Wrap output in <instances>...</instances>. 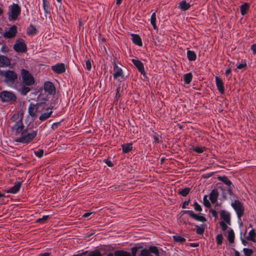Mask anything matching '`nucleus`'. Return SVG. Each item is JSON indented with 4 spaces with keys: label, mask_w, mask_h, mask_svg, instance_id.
<instances>
[{
    "label": "nucleus",
    "mask_w": 256,
    "mask_h": 256,
    "mask_svg": "<svg viewBox=\"0 0 256 256\" xmlns=\"http://www.w3.org/2000/svg\"><path fill=\"white\" fill-rule=\"evenodd\" d=\"M234 252L235 256H240V253L236 250L234 248H232Z\"/></svg>",
    "instance_id": "obj_64"
},
{
    "label": "nucleus",
    "mask_w": 256,
    "mask_h": 256,
    "mask_svg": "<svg viewBox=\"0 0 256 256\" xmlns=\"http://www.w3.org/2000/svg\"><path fill=\"white\" fill-rule=\"evenodd\" d=\"M218 188H220L222 190V196L224 199H226L227 197V192L226 189H224L222 187L218 186Z\"/></svg>",
    "instance_id": "obj_48"
},
{
    "label": "nucleus",
    "mask_w": 256,
    "mask_h": 256,
    "mask_svg": "<svg viewBox=\"0 0 256 256\" xmlns=\"http://www.w3.org/2000/svg\"><path fill=\"white\" fill-rule=\"evenodd\" d=\"M210 212L212 216L214 217L215 220H216L218 218V212L216 210L211 209L210 210Z\"/></svg>",
    "instance_id": "obj_52"
},
{
    "label": "nucleus",
    "mask_w": 256,
    "mask_h": 256,
    "mask_svg": "<svg viewBox=\"0 0 256 256\" xmlns=\"http://www.w3.org/2000/svg\"><path fill=\"white\" fill-rule=\"evenodd\" d=\"M194 209L196 211L201 212L202 210V208L201 206L196 202H195L194 204Z\"/></svg>",
    "instance_id": "obj_47"
},
{
    "label": "nucleus",
    "mask_w": 256,
    "mask_h": 256,
    "mask_svg": "<svg viewBox=\"0 0 256 256\" xmlns=\"http://www.w3.org/2000/svg\"><path fill=\"white\" fill-rule=\"evenodd\" d=\"M16 96L11 92L3 90L0 92V99L2 102L12 104L16 100Z\"/></svg>",
    "instance_id": "obj_4"
},
{
    "label": "nucleus",
    "mask_w": 256,
    "mask_h": 256,
    "mask_svg": "<svg viewBox=\"0 0 256 256\" xmlns=\"http://www.w3.org/2000/svg\"><path fill=\"white\" fill-rule=\"evenodd\" d=\"M123 153L126 154L130 152L132 149V144H124L122 146Z\"/></svg>",
    "instance_id": "obj_24"
},
{
    "label": "nucleus",
    "mask_w": 256,
    "mask_h": 256,
    "mask_svg": "<svg viewBox=\"0 0 256 256\" xmlns=\"http://www.w3.org/2000/svg\"><path fill=\"white\" fill-rule=\"evenodd\" d=\"M21 76L22 80L21 84L30 86L34 84V78L28 70L24 68L22 69Z\"/></svg>",
    "instance_id": "obj_3"
},
{
    "label": "nucleus",
    "mask_w": 256,
    "mask_h": 256,
    "mask_svg": "<svg viewBox=\"0 0 256 256\" xmlns=\"http://www.w3.org/2000/svg\"><path fill=\"white\" fill-rule=\"evenodd\" d=\"M192 74L191 72H188L184 75V80L186 84H189L192 82Z\"/></svg>",
    "instance_id": "obj_27"
},
{
    "label": "nucleus",
    "mask_w": 256,
    "mask_h": 256,
    "mask_svg": "<svg viewBox=\"0 0 256 256\" xmlns=\"http://www.w3.org/2000/svg\"><path fill=\"white\" fill-rule=\"evenodd\" d=\"M52 113V110H50L48 112H44V114H42L40 116L39 119L42 122L44 121L45 120H46V119H48L51 116Z\"/></svg>",
    "instance_id": "obj_33"
},
{
    "label": "nucleus",
    "mask_w": 256,
    "mask_h": 256,
    "mask_svg": "<svg viewBox=\"0 0 256 256\" xmlns=\"http://www.w3.org/2000/svg\"><path fill=\"white\" fill-rule=\"evenodd\" d=\"M132 63L134 65V66L137 68L138 72L142 74L144 76H146V74L144 70V66L143 63L138 60L132 59Z\"/></svg>",
    "instance_id": "obj_11"
},
{
    "label": "nucleus",
    "mask_w": 256,
    "mask_h": 256,
    "mask_svg": "<svg viewBox=\"0 0 256 256\" xmlns=\"http://www.w3.org/2000/svg\"><path fill=\"white\" fill-rule=\"evenodd\" d=\"M61 122L62 121L54 123L52 126V128L53 130L56 129L58 126L60 124Z\"/></svg>",
    "instance_id": "obj_55"
},
{
    "label": "nucleus",
    "mask_w": 256,
    "mask_h": 256,
    "mask_svg": "<svg viewBox=\"0 0 256 256\" xmlns=\"http://www.w3.org/2000/svg\"><path fill=\"white\" fill-rule=\"evenodd\" d=\"M188 245L191 247L196 248V247H198L199 246V244L198 243H190V244H188Z\"/></svg>",
    "instance_id": "obj_61"
},
{
    "label": "nucleus",
    "mask_w": 256,
    "mask_h": 256,
    "mask_svg": "<svg viewBox=\"0 0 256 256\" xmlns=\"http://www.w3.org/2000/svg\"><path fill=\"white\" fill-rule=\"evenodd\" d=\"M232 206L236 211L238 218H240V201L236 200L232 204Z\"/></svg>",
    "instance_id": "obj_21"
},
{
    "label": "nucleus",
    "mask_w": 256,
    "mask_h": 256,
    "mask_svg": "<svg viewBox=\"0 0 256 256\" xmlns=\"http://www.w3.org/2000/svg\"><path fill=\"white\" fill-rule=\"evenodd\" d=\"M228 240L230 242L232 243L234 240V234L232 230H230L228 234Z\"/></svg>",
    "instance_id": "obj_36"
},
{
    "label": "nucleus",
    "mask_w": 256,
    "mask_h": 256,
    "mask_svg": "<svg viewBox=\"0 0 256 256\" xmlns=\"http://www.w3.org/2000/svg\"><path fill=\"white\" fill-rule=\"evenodd\" d=\"M46 104V102H42L38 103L36 104L30 103L28 108V113L32 117L36 116V112H38L40 106L44 105Z\"/></svg>",
    "instance_id": "obj_9"
},
{
    "label": "nucleus",
    "mask_w": 256,
    "mask_h": 256,
    "mask_svg": "<svg viewBox=\"0 0 256 256\" xmlns=\"http://www.w3.org/2000/svg\"><path fill=\"white\" fill-rule=\"evenodd\" d=\"M37 30L32 24H30L27 29L26 34L28 35H34L37 33Z\"/></svg>",
    "instance_id": "obj_28"
},
{
    "label": "nucleus",
    "mask_w": 256,
    "mask_h": 256,
    "mask_svg": "<svg viewBox=\"0 0 256 256\" xmlns=\"http://www.w3.org/2000/svg\"><path fill=\"white\" fill-rule=\"evenodd\" d=\"M26 85L22 84V86L19 89L18 91L20 92L21 94L24 96L30 90V88L26 86Z\"/></svg>",
    "instance_id": "obj_29"
},
{
    "label": "nucleus",
    "mask_w": 256,
    "mask_h": 256,
    "mask_svg": "<svg viewBox=\"0 0 256 256\" xmlns=\"http://www.w3.org/2000/svg\"><path fill=\"white\" fill-rule=\"evenodd\" d=\"M227 224L225 222H224V221H221L220 222V224L222 228V229L223 231H224L226 230L227 228H228V226H227Z\"/></svg>",
    "instance_id": "obj_49"
},
{
    "label": "nucleus",
    "mask_w": 256,
    "mask_h": 256,
    "mask_svg": "<svg viewBox=\"0 0 256 256\" xmlns=\"http://www.w3.org/2000/svg\"><path fill=\"white\" fill-rule=\"evenodd\" d=\"M13 48L14 50L18 52H24L27 50L26 45L22 38H18Z\"/></svg>",
    "instance_id": "obj_6"
},
{
    "label": "nucleus",
    "mask_w": 256,
    "mask_h": 256,
    "mask_svg": "<svg viewBox=\"0 0 256 256\" xmlns=\"http://www.w3.org/2000/svg\"><path fill=\"white\" fill-rule=\"evenodd\" d=\"M195 226L196 234L200 235L203 234L204 232V228L202 226H199L198 225H195Z\"/></svg>",
    "instance_id": "obj_41"
},
{
    "label": "nucleus",
    "mask_w": 256,
    "mask_h": 256,
    "mask_svg": "<svg viewBox=\"0 0 256 256\" xmlns=\"http://www.w3.org/2000/svg\"><path fill=\"white\" fill-rule=\"evenodd\" d=\"M190 5L189 3H187L186 0H182L179 3V8L184 11H186L189 9Z\"/></svg>",
    "instance_id": "obj_23"
},
{
    "label": "nucleus",
    "mask_w": 256,
    "mask_h": 256,
    "mask_svg": "<svg viewBox=\"0 0 256 256\" xmlns=\"http://www.w3.org/2000/svg\"><path fill=\"white\" fill-rule=\"evenodd\" d=\"M2 45V46L1 48V52L4 53L8 52L9 50L8 48L6 45L5 43Z\"/></svg>",
    "instance_id": "obj_51"
},
{
    "label": "nucleus",
    "mask_w": 256,
    "mask_h": 256,
    "mask_svg": "<svg viewBox=\"0 0 256 256\" xmlns=\"http://www.w3.org/2000/svg\"><path fill=\"white\" fill-rule=\"evenodd\" d=\"M218 179L220 181H221V182H223L224 184H226L227 186H230L232 184L230 180L226 176H219L218 177Z\"/></svg>",
    "instance_id": "obj_34"
},
{
    "label": "nucleus",
    "mask_w": 256,
    "mask_h": 256,
    "mask_svg": "<svg viewBox=\"0 0 256 256\" xmlns=\"http://www.w3.org/2000/svg\"><path fill=\"white\" fill-rule=\"evenodd\" d=\"M246 66V62H241V69L244 68Z\"/></svg>",
    "instance_id": "obj_63"
},
{
    "label": "nucleus",
    "mask_w": 256,
    "mask_h": 256,
    "mask_svg": "<svg viewBox=\"0 0 256 256\" xmlns=\"http://www.w3.org/2000/svg\"><path fill=\"white\" fill-rule=\"evenodd\" d=\"M156 22V12L152 13L150 18L151 24L154 23Z\"/></svg>",
    "instance_id": "obj_54"
},
{
    "label": "nucleus",
    "mask_w": 256,
    "mask_h": 256,
    "mask_svg": "<svg viewBox=\"0 0 256 256\" xmlns=\"http://www.w3.org/2000/svg\"><path fill=\"white\" fill-rule=\"evenodd\" d=\"M23 118L22 116H21L18 112L16 113L11 118L10 120L12 122H17L20 119V118Z\"/></svg>",
    "instance_id": "obj_38"
},
{
    "label": "nucleus",
    "mask_w": 256,
    "mask_h": 256,
    "mask_svg": "<svg viewBox=\"0 0 256 256\" xmlns=\"http://www.w3.org/2000/svg\"><path fill=\"white\" fill-rule=\"evenodd\" d=\"M244 256H251L253 253V250L250 248H244L242 250Z\"/></svg>",
    "instance_id": "obj_42"
},
{
    "label": "nucleus",
    "mask_w": 256,
    "mask_h": 256,
    "mask_svg": "<svg viewBox=\"0 0 256 256\" xmlns=\"http://www.w3.org/2000/svg\"><path fill=\"white\" fill-rule=\"evenodd\" d=\"M216 82L220 92L223 94L224 91V87L222 79L218 76H216Z\"/></svg>",
    "instance_id": "obj_16"
},
{
    "label": "nucleus",
    "mask_w": 256,
    "mask_h": 256,
    "mask_svg": "<svg viewBox=\"0 0 256 256\" xmlns=\"http://www.w3.org/2000/svg\"><path fill=\"white\" fill-rule=\"evenodd\" d=\"M43 8L46 14H50V3L46 0H42Z\"/></svg>",
    "instance_id": "obj_31"
},
{
    "label": "nucleus",
    "mask_w": 256,
    "mask_h": 256,
    "mask_svg": "<svg viewBox=\"0 0 256 256\" xmlns=\"http://www.w3.org/2000/svg\"><path fill=\"white\" fill-rule=\"evenodd\" d=\"M10 60L7 56L0 55V68H4L10 66Z\"/></svg>",
    "instance_id": "obj_14"
},
{
    "label": "nucleus",
    "mask_w": 256,
    "mask_h": 256,
    "mask_svg": "<svg viewBox=\"0 0 256 256\" xmlns=\"http://www.w3.org/2000/svg\"><path fill=\"white\" fill-rule=\"evenodd\" d=\"M49 216H44L42 218H39L36 220V222L40 224H44L49 218Z\"/></svg>",
    "instance_id": "obj_39"
},
{
    "label": "nucleus",
    "mask_w": 256,
    "mask_h": 256,
    "mask_svg": "<svg viewBox=\"0 0 256 256\" xmlns=\"http://www.w3.org/2000/svg\"><path fill=\"white\" fill-rule=\"evenodd\" d=\"M212 174H213L212 172V173L206 174L205 175L203 176V178H209L210 176H212Z\"/></svg>",
    "instance_id": "obj_62"
},
{
    "label": "nucleus",
    "mask_w": 256,
    "mask_h": 256,
    "mask_svg": "<svg viewBox=\"0 0 256 256\" xmlns=\"http://www.w3.org/2000/svg\"><path fill=\"white\" fill-rule=\"evenodd\" d=\"M22 184V182H18L15 183L14 186L12 187L9 190H7L6 192L7 193H12V194H16L18 192L20 188L21 185Z\"/></svg>",
    "instance_id": "obj_17"
},
{
    "label": "nucleus",
    "mask_w": 256,
    "mask_h": 256,
    "mask_svg": "<svg viewBox=\"0 0 256 256\" xmlns=\"http://www.w3.org/2000/svg\"><path fill=\"white\" fill-rule=\"evenodd\" d=\"M44 90L50 94L54 95L56 94V88L54 84L50 82L47 81L44 82Z\"/></svg>",
    "instance_id": "obj_12"
},
{
    "label": "nucleus",
    "mask_w": 256,
    "mask_h": 256,
    "mask_svg": "<svg viewBox=\"0 0 256 256\" xmlns=\"http://www.w3.org/2000/svg\"><path fill=\"white\" fill-rule=\"evenodd\" d=\"M250 4L244 2L241 4V15L244 16L250 12Z\"/></svg>",
    "instance_id": "obj_20"
},
{
    "label": "nucleus",
    "mask_w": 256,
    "mask_h": 256,
    "mask_svg": "<svg viewBox=\"0 0 256 256\" xmlns=\"http://www.w3.org/2000/svg\"><path fill=\"white\" fill-rule=\"evenodd\" d=\"M86 64L87 70H90L92 68V65H91L90 61V60L89 59H88L87 60H86Z\"/></svg>",
    "instance_id": "obj_53"
},
{
    "label": "nucleus",
    "mask_w": 256,
    "mask_h": 256,
    "mask_svg": "<svg viewBox=\"0 0 256 256\" xmlns=\"http://www.w3.org/2000/svg\"><path fill=\"white\" fill-rule=\"evenodd\" d=\"M113 256H129L128 252L124 250H116L113 253Z\"/></svg>",
    "instance_id": "obj_26"
},
{
    "label": "nucleus",
    "mask_w": 256,
    "mask_h": 256,
    "mask_svg": "<svg viewBox=\"0 0 256 256\" xmlns=\"http://www.w3.org/2000/svg\"><path fill=\"white\" fill-rule=\"evenodd\" d=\"M21 9L18 4H13L9 6V10L8 12L9 20H16L18 16L20 14Z\"/></svg>",
    "instance_id": "obj_5"
},
{
    "label": "nucleus",
    "mask_w": 256,
    "mask_h": 256,
    "mask_svg": "<svg viewBox=\"0 0 256 256\" xmlns=\"http://www.w3.org/2000/svg\"><path fill=\"white\" fill-rule=\"evenodd\" d=\"M117 58H114L113 60V62L112 63L113 66H114V74L113 76L114 79H116L118 77H121V78L124 80L125 79V78L124 77V76L123 74V72L121 68H119L117 65Z\"/></svg>",
    "instance_id": "obj_7"
},
{
    "label": "nucleus",
    "mask_w": 256,
    "mask_h": 256,
    "mask_svg": "<svg viewBox=\"0 0 256 256\" xmlns=\"http://www.w3.org/2000/svg\"><path fill=\"white\" fill-rule=\"evenodd\" d=\"M34 153L37 157L40 158L43 156L44 151L42 149H39L36 151H34Z\"/></svg>",
    "instance_id": "obj_45"
},
{
    "label": "nucleus",
    "mask_w": 256,
    "mask_h": 256,
    "mask_svg": "<svg viewBox=\"0 0 256 256\" xmlns=\"http://www.w3.org/2000/svg\"><path fill=\"white\" fill-rule=\"evenodd\" d=\"M158 135L156 133H155V134L153 136V138H154V142H156V143H159L160 142V140H159V138H158Z\"/></svg>",
    "instance_id": "obj_58"
},
{
    "label": "nucleus",
    "mask_w": 256,
    "mask_h": 256,
    "mask_svg": "<svg viewBox=\"0 0 256 256\" xmlns=\"http://www.w3.org/2000/svg\"><path fill=\"white\" fill-rule=\"evenodd\" d=\"M17 34V26L16 25H13L10 26L8 31L4 32L3 36L8 38H14Z\"/></svg>",
    "instance_id": "obj_10"
},
{
    "label": "nucleus",
    "mask_w": 256,
    "mask_h": 256,
    "mask_svg": "<svg viewBox=\"0 0 256 256\" xmlns=\"http://www.w3.org/2000/svg\"><path fill=\"white\" fill-rule=\"evenodd\" d=\"M190 190V188H186L184 189L180 190L178 192V194L182 196H186L189 194Z\"/></svg>",
    "instance_id": "obj_32"
},
{
    "label": "nucleus",
    "mask_w": 256,
    "mask_h": 256,
    "mask_svg": "<svg viewBox=\"0 0 256 256\" xmlns=\"http://www.w3.org/2000/svg\"><path fill=\"white\" fill-rule=\"evenodd\" d=\"M143 248L142 245L136 246L131 248V252H128L129 256H136L137 252L139 250Z\"/></svg>",
    "instance_id": "obj_22"
},
{
    "label": "nucleus",
    "mask_w": 256,
    "mask_h": 256,
    "mask_svg": "<svg viewBox=\"0 0 256 256\" xmlns=\"http://www.w3.org/2000/svg\"><path fill=\"white\" fill-rule=\"evenodd\" d=\"M120 87L118 88H116V98H120Z\"/></svg>",
    "instance_id": "obj_60"
},
{
    "label": "nucleus",
    "mask_w": 256,
    "mask_h": 256,
    "mask_svg": "<svg viewBox=\"0 0 256 256\" xmlns=\"http://www.w3.org/2000/svg\"><path fill=\"white\" fill-rule=\"evenodd\" d=\"M219 193L217 189H213L210 194V200L212 203L214 204L218 200Z\"/></svg>",
    "instance_id": "obj_18"
},
{
    "label": "nucleus",
    "mask_w": 256,
    "mask_h": 256,
    "mask_svg": "<svg viewBox=\"0 0 256 256\" xmlns=\"http://www.w3.org/2000/svg\"><path fill=\"white\" fill-rule=\"evenodd\" d=\"M208 198V196L206 195H205L204 196V198H203V200H204V206L207 208H210L212 206H211V204L210 203V202H209V200H208L207 198Z\"/></svg>",
    "instance_id": "obj_43"
},
{
    "label": "nucleus",
    "mask_w": 256,
    "mask_h": 256,
    "mask_svg": "<svg viewBox=\"0 0 256 256\" xmlns=\"http://www.w3.org/2000/svg\"><path fill=\"white\" fill-rule=\"evenodd\" d=\"M172 238L174 242L183 243L186 241V240L184 238L182 237L179 235L174 236Z\"/></svg>",
    "instance_id": "obj_35"
},
{
    "label": "nucleus",
    "mask_w": 256,
    "mask_h": 256,
    "mask_svg": "<svg viewBox=\"0 0 256 256\" xmlns=\"http://www.w3.org/2000/svg\"><path fill=\"white\" fill-rule=\"evenodd\" d=\"M140 256H150V254L148 252V249H142L140 254Z\"/></svg>",
    "instance_id": "obj_46"
},
{
    "label": "nucleus",
    "mask_w": 256,
    "mask_h": 256,
    "mask_svg": "<svg viewBox=\"0 0 256 256\" xmlns=\"http://www.w3.org/2000/svg\"><path fill=\"white\" fill-rule=\"evenodd\" d=\"M251 50H252L254 54H256V44H253L251 46Z\"/></svg>",
    "instance_id": "obj_59"
},
{
    "label": "nucleus",
    "mask_w": 256,
    "mask_h": 256,
    "mask_svg": "<svg viewBox=\"0 0 256 256\" xmlns=\"http://www.w3.org/2000/svg\"><path fill=\"white\" fill-rule=\"evenodd\" d=\"M193 150L195 152L198 153V154H201V153L203 152H204V150H203L202 148L200 147V146H196L195 148H193Z\"/></svg>",
    "instance_id": "obj_50"
},
{
    "label": "nucleus",
    "mask_w": 256,
    "mask_h": 256,
    "mask_svg": "<svg viewBox=\"0 0 256 256\" xmlns=\"http://www.w3.org/2000/svg\"><path fill=\"white\" fill-rule=\"evenodd\" d=\"M181 212H182L183 214H188L190 218L202 222H205L206 221V218L201 214H200V215H198L194 214L192 210H182Z\"/></svg>",
    "instance_id": "obj_8"
},
{
    "label": "nucleus",
    "mask_w": 256,
    "mask_h": 256,
    "mask_svg": "<svg viewBox=\"0 0 256 256\" xmlns=\"http://www.w3.org/2000/svg\"><path fill=\"white\" fill-rule=\"evenodd\" d=\"M223 236L222 234H218L216 236V242L218 245H221L222 242Z\"/></svg>",
    "instance_id": "obj_44"
},
{
    "label": "nucleus",
    "mask_w": 256,
    "mask_h": 256,
    "mask_svg": "<svg viewBox=\"0 0 256 256\" xmlns=\"http://www.w3.org/2000/svg\"><path fill=\"white\" fill-rule=\"evenodd\" d=\"M190 202V198H188V200H186L182 204V208L184 209L186 208V206L189 204Z\"/></svg>",
    "instance_id": "obj_56"
},
{
    "label": "nucleus",
    "mask_w": 256,
    "mask_h": 256,
    "mask_svg": "<svg viewBox=\"0 0 256 256\" xmlns=\"http://www.w3.org/2000/svg\"><path fill=\"white\" fill-rule=\"evenodd\" d=\"M52 70L56 74H60L65 72V65L63 63L57 64L52 66Z\"/></svg>",
    "instance_id": "obj_13"
},
{
    "label": "nucleus",
    "mask_w": 256,
    "mask_h": 256,
    "mask_svg": "<svg viewBox=\"0 0 256 256\" xmlns=\"http://www.w3.org/2000/svg\"><path fill=\"white\" fill-rule=\"evenodd\" d=\"M187 57L190 61H194L196 58V55L194 51L188 50L187 52Z\"/></svg>",
    "instance_id": "obj_25"
},
{
    "label": "nucleus",
    "mask_w": 256,
    "mask_h": 256,
    "mask_svg": "<svg viewBox=\"0 0 256 256\" xmlns=\"http://www.w3.org/2000/svg\"><path fill=\"white\" fill-rule=\"evenodd\" d=\"M131 36H132V40L134 44L138 46H142V42L139 35L132 34H131Z\"/></svg>",
    "instance_id": "obj_19"
},
{
    "label": "nucleus",
    "mask_w": 256,
    "mask_h": 256,
    "mask_svg": "<svg viewBox=\"0 0 256 256\" xmlns=\"http://www.w3.org/2000/svg\"><path fill=\"white\" fill-rule=\"evenodd\" d=\"M0 76L4 77V82L7 84H14L18 79L17 74L12 70H0Z\"/></svg>",
    "instance_id": "obj_2"
},
{
    "label": "nucleus",
    "mask_w": 256,
    "mask_h": 256,
    "mask_svg": "<svg viewBox=\"0 0 256 256\" xmlns=\"http://www.w3.org/2000/svg\"><path fill=\"white\" fill-rule=\"evenodd\" d=\"M88 256H102V254L99 250H96L90 252Z\"/></svg>",
    "instance_id": "obj_40"
},
{
    "label": "nucleus",
    "mask_w": 256,
    "mask_h": 256,
    "mask_svg": "<svg viewBox=\"0 0 256 256\" xmlns=\"http://www.w3.org/2000/svg\"><path fill=\"white\" fill-rule=\"evenodd\" d=\"M148 252L150 253L154 254L156 256H160V253L158 248L156 246H150L148 248Z\"/></svg>",
    "instance_id": "obj_30"
},
{
    "label": "nucleus",
    "mask_w": 256,
    "mask_h": 256,
    "mask_svg": "<svg viewBox=\"0 0 256 256\" xmlns=\"http://www.w3.org/2000/svg\"><path fill=\"white\" fill-rule=\"evenodd\" d=\"M104 162L110 167H112L114 166L112 162L108 159H105Z\"/></svg>",
    "instance_id": "obj_57"
},
{
    "label": "nucleus",
    "mask_w": 256,
    "mask_h": 256,
    "mask_svg": "<svg viewBox=\"0 0 256 256\" xmlns=\"http://www.w3.org/2000/svg\"><path fill=\"white\" fill-rule=\"evenodd\" d=\"M256 236V234L255 231L254 230H251L249 232L248 234V236H246V239H247V240H248L254 241V238H255Z\"/></svg>",
    "instance_id": "obj_37"
},
{
    "label": "nucleus",
    "mask_w": 256,
    "mask_h": 256,
    "mask_svg": "<svg viewBox=\"0 0 256 256\" xmlns=\"http://www.w3.org/2000/svg\"><path fill=\"white\" fill-rule=\"evenodd\" d=\"M12 129L15 130L16 134H20V136L14 140V142H17L28 144L33 141L37 135L36 130L29 132L28 128H24L22 122V118L15 124Z\"/></svg>",
    "instance_id": "obj_1"
},
{
    "label": "nucleus",
    "mask_w": 256,
    "mask_h": 256,
    "mask_svg": "<svg viewBox=\"0 0 256 256\" xmlns=\"http://www.w3.org/2000/svg\"><path fill=\"white\" fill-rule=\"evenodd\" d=\"M220 218L224 220L227 224H230V214L225 210H222L220 212Z\"/></svg>",
    "instance_id": "obj_15"
}]
</instances>
